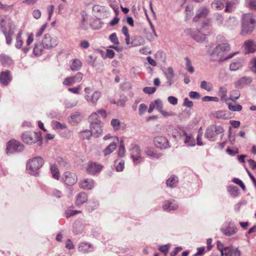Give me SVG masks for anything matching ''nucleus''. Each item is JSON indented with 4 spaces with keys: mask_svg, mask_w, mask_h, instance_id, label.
Segmentation results:
<instances>
[{
    "mask_svg": "<svg viewBox=\"0 0 256 256\" xmlns=\"http://www.w3.org/2000/svg\"><path fill=\"white\" fill-rule=\"evenodd\" d=\"M44 164V160L41 157H34L30 159L26 162V170L32 176H36L38 170Z\"/></svg>",
    "mask_w": 256,
    "mask_h": 256,
    "instance_id": "obj_1",
    "label": "nucleus"
},
{
    "mask_svg": "<svg viewBox=\"0 0 256 256\" xmlns=\"http://www.w3.org/2000/svg\"><path fill=\"white\" fill-rule=\"evenodd\" d=\"M255 22L256 21L252 18V14L248 13L243 14L241 34L244 36L250 34L254 29V24Z\"/></svg>",
    "mask_w": 256,
    "mask_h": 256,
    "instance_id": "obj_2",
    "label": "nucleus"
},
{
    "mask_svg": "<svg viewBox=\"0 0 256 256\" xmlns=\"http://www.w3.org/2000/svg\"><path fill=\"white\" fill-rule=\"evenodd\" d=\"M85 94L84 98L85 100L88 102L90 103L93 106H96L98 100L102 96L101 92L98 90H95L92 93V89L90 87H86L84 88Z\"/></svg>",
    "mask_w": 256,
    "mask_h": 256,
    "instance_id": "obj_3",
    "label": "nucleus"
},
{
    "mask_svg": "<svg viewBox=\"0 0 256 256\" xmlns=\"http://www.w3.org/2000/svg\"><path fill=\"white\" fill-rule=\"evenodd\" d=\"M22 140L24 142L31 144L36 142L38 145L42 144L41 137L40 133L34 132H26L22 134Z\"/></svg>",
    "mask_w": 256,
    "mask_h": 256,
    "instance_id": "obj_4",
    "label": "nucleus"
},
{
    "mask_svg": "<svg viewBox=\"0 0 256 256\" xmlns=\"http://www.w3.org/2000/svg\"><path fill=\"white\" fill-rule=\"evenodd\" d=\"M24 150V146L20 142L12 140H10L6 144V154H12L16 152H20Z\"/></svg>",
    "mask_w": 256,
    "mask_h": 256,
    "instance_id": "obj_5",
    "label": "nucleus"
},
{
    "mask_svg": "<svg viewBox=\"0 0 256 256\" xmlns=\"http://www.w3.org/2000/svg\"><path fill=\"white\" fill-rule=\"evenodd\" d=\"M220 230L224 236H230L237 232L238 228L234 222L231 221H227L224 223Z\"/></svg>",
    "mask_w": 256,
    "mask_h": 256,
    "instance_id": "obj_6",
    "label": "nucleus"
},
{
    "mask_svg": "<svg viewBox=\"0 0 256 256\" xmlns=\"http://www.w3.org/2000/svg\"><path fill=\"white\" fill-rule=\"evenodd\" d=\"M0 28L2 32L14 30L15 26L10 18L6 15L0 16Z\"/></svg>",
    "mask_w": 256,
    "mask_h": 256,
    "instance_id": "obj_7",
    "label": "nucleus"
},
{
    "mask_svg": "<svg viewBox=\"0 0 256 256\" xmlns=\"http://www.w3.org/2000/svg\"><path fill=\"white\" fill-rule=\"evenodd\" d=\"M130 151V158L134 164H138L144 161L139 146L136 144L132 145Z\"/></svg>",
    "mask_w": 256,
    "mask_h": 256,
    "instance_id": "obj_8",
    "label": "nucleus"
},
{
    "mask_svg": "<svg viewBox=\"0 0 256 256\" xmlns=\"http://www.w3.org/2000/svg\"><path fill=\"white\" fill-rule=\"evenodd\" d=\"M224 132V128L220 126L212 125L208 126L204 133V136L208 139L214 138L216 135Z\"/></svg>",
    "mask_w": 256,
    "mask_h": 256,
    "instance_id": "obj_9",
    "label": "nucleus"
},
{
    "mask_svg": "<svg viewBox=\"0 0 256 256\" xmlns=\"http://www.w3.org/2000/svg\"><path fill=\"white\" fill-rule=\"evenodd\" d=\"M42 42L46 49L54 48L58 44L57 38L56 37L52 38L48 34L44 35Z\"/></svg>",
    "mask_w": 256,
    "mask_h": 256,
    "instance_id": "obj_10",
    "label": "nucleus"
},
{
    "mask_svg": "<svg viewBox=\"0 0 256 256\" xmlns=\"http://www.w3.org/2000/svg\"><path fill=\"white\" fill-rule=\"evenodd\" d=\"M82 74L78 72L74 76L66 78L63 82V84L66 86H71L76 83L80 82L82 80Z\"/></svg>",
    "mask_w": 256,
    "mask_h": 256,
    "instance_id": "obj_11",
    "label": "nucleus"
},
{
    "mask_svg": "<svg viewBox=\"0 0 256 256\" xmlns=\"http://www.w3.org/2000/svg\"><path fill=\"white\" fill-rule=\"evenodd\" d=\"M62 179L68 186H72L78 181L76 175L70 172H66L62 176Z\"/></svg>",
    "mask_w": 256,
    "mask_h": 256,
    "instance_id": "obj_12",
    "label": "nucleus"
},
{
    "mask_svg": "<svg viewBox=\"0 0 256 256\" xmlns=\"http://www.w3.org/2000/svg\"><path fill=\"white\" fill-rule=\"evenodd\" d=\"M162 208L164 211L169 212L176 210L178 208V204L176 200L171 198L164 200Z\"/></svg>",
    "mask_w": 256,
    "mask_h": 256,
    "instance_id": "obj_13",
    "label": "nucleus"
},
{
    "mask_svg": "<svg viewBox=\"0 0 256 256\" xmlns=\"http://www.w3.org/2000/svg\"><path fill=\"white\" fill-rule=\"evenodd\" d=\"M154 143L156 148L161 150L166 149L170 146L168 140L162 136L155 137L154 140Z\"/></svg>",
    "mask_w": 256,
    "mask_h": 256,
    "instance_id": "obj_14",
    "label": "nucleus"
},
{
    "mask_svg": "<svg viewBox=\"0 0 256 256\" xmlns=\"http://www.w3.org/2000/svg\"><path fill=\"white\" fill-rule=\"evenodd\" d=\"M103 166L96 162H90L86 168V172L90 174L94 175L100 173Z\"/></svg>",
    "mask_w": 256,
    "mask_h": 256,
    "instance_id": "obj_15",
    "label": "nucleus"
},
{
    "mask_svg": "<svg viewBox=\"0 0 256 256\" xmlns=\"http://www.w3.org/2000/svg\"><path fill=\"white\" fill-rule=\"evenodd\" d=\"M221 52L220 50H219L218 47L216 46L210 54V60L215 62L218 60L220 62H222L224 60H228V58H232L234 56L236 53L230 54L228 56L225 58H219V56H220V53Z\"/></svg>",
    "mask_w": 256,
    "mask_h": 256,
    "instance_id": "obj_16",
    "label": "nucleus"
},
{
    "mask_svg": "<svg viewBox=\"0 0 256 256\" xmlns=\"http://www.w3.org/2000/svg\"><path fill=\"white\" fill-rule=\"evenodd\" d=\"M86 222L82 220H76L73 226L72 232L74 235L81 234L86 228Z\"/></svg>",
    "mask_w": 256,
    "mask_h": 256,
    "instance_id": "obj_17",
    "label": "nucleus"
},
{
    "mask_svg": "<svg viewBox=\"0 0 256 256\" xmlns=\"http://www.w3.org/2000/svg\"><path fill=\"white\" fill-rule=\"evenodd\" d=\"M83 118V115L80 112H74L71 114L68 120L72 126H76L80 123Z\"/></svg>",
    "mask_w": 256,
    "mask_h": 256,
    "instance_id": "obj_18",
    "label": "nucleus"
},
{
    "mask_svg": "<svg viewBox=\"0 0 256 256\" xmlns=\"http://www.w3.org/2000/svg\"><path fill=\"white\" fill-rule=\"evenodd\" d=\"M102 122H93L90 124V130L93 133V136L95 137H98L102 133Z\"/></svg>",
    "mask_w": 256,
    "mask_h": 256,
    "instance_id": "obj_19",
    "label": "nucleus"
},
{
    "mask_svg": "<svg viewBox=\"0 0 256 256\" xmlns=\"http://www.w3.org/2000/svg\"><path fill=\"white\" fill-rule=\"evenodd\" d=\"M12 80L10 71L6 70L0 74V82L4 86H8Z\"/></svg>",
    "mask_w": 256,
    "mask_h": 256,
    "instance_id": "obj_20",
    "label": "nucleus"
},
{
    "mask_svg": "<svg viewBox=\"0 0 256 256\" xmlns=\"http://www.w3.org/2000/svg\"><path fill=\"white\" fill-rule=\"evenodd\" d=\"M252 78L250 76H244L234 82V86L237 88H242L245 86L250 84L252 82Z\"/></svg>",
    "mask_w": 256,
    "mask_h": 256,
    "instance_id": "obj_21",
    "label": "nucleus"
},
{
    "mask_svg": "<svg viewBox=\"0 0 256 256\" xmlns=\"http://www.w3.org/2000/svg\"><path fill=\"white\" fill-rule=\"evenodd\" d=\"M94 180L90 178H84L79 182L80 187L86 190H92L94 188Z\"/></svg>",
    "mask_w": 256,
    "mask_h": 256,
    "instance_id": "obj_22",
    "label": "nucleus"
},
{
    "mask_svg": "<svg viewBox=\"0 0 256 256\" xmlns=\"http://www.w3.org/2000/svg\"><path fill=\"white\" fill-rule=\"evenodd\" d=\"M94 250L92 244L87 242H81L79 244L78 250L82 253H88L92 252Z\"/></svg>",
    "mask_w": 256,
    "mask_h": 256,
    "instance_id": "obj_23",
    "label": "nucleus"
},
{
    "mask_svg": "<svg viewBox=\"0 0 256 256\" xmlns=\"http://www.w3.org/2000/svg\"><path fill=\"white\" fill-rule=\"evenodd\" d=\"M209 12V10L206 7L200 8L197 12L196 15L193 18V21L198 22L200 18H205Z\"/></svg>",
    "mask_w": 256,
    "mask_h": 256,
    "instance_id": "obj_24",
    "label": "nucleus"
},
{
    "mask_svg": "<svg viewBox=\"0 0 256 256\" xmlns=\"http://www.w3.org/2000/svg\"><path fill=\"white\" fill-rule=\"evenodd\" d=\"M88 196L86 192H80L76 197V204L80 206L88 201Z\"/></svg>",
    "mask_w": 256,
    "mask_h": 256,
    "instance_id": "obj_25",
    "label": "nucleus"
},
{
    "mask_svg": "<svg viewBox=\"0 0 256 256\" xmlns=\"http://www.w3.org/2000/svg\"><path fill=\"white\" fill-rule=\"evenodd\" d=\"M100 206L98 200L92 198L90 199L86 204V209L89 212H92L96 210Z\"/></svg>",
    "mask_w": 256,
    "mask_h": 256,
    "instance_id": "obj_26",
    "label": "nucleus"
},
{
    "mask_svg": "<svg viewBox=\"0 0 256 256\" xmlns=\"http://www.w3.org/2000/svg\"><path fill=\"white\" fill-rule=\"evenodd\" d=\"M244 48L245 49V53H252L256 50V45L252 40H248L244 42Z\"/></svg>",
    "mask_w": 256,
    "mask_h": 256,
    "instance_id": "obj_27",
    "label": "nucleus"
},
{
    "mask_svg": "<svg viewBox=\"0 0 256 256\" xmlns=\"http://www.w3.org/2000/svg\"><path fill=\"white\" fill-rule=\"evenodd\" d=\"M191 34L192 38L197 42H202L206 38L205 34H202L200 31L197 30L193 31Z\"/></svg>",
    "mask_w": 256,
    "mask_h": 256,
    "instance_id": "obj_28",
    "label": "nucleus"
},
{
    "mask_svg": "<svg viewBox=\"0 0 256 256\" xmlns=\"http://www.w3.org/2000/svg\"><path fill=\"white\" fill-rule=\"evenodd\" d=\"M46 48L42 42H38L35 44L34 48L33 50V53L35 56H40L42 54L44 49Z\"/></svg>",
    "mask_w": 256,
    "mask_h": 256,
    "instance_id": "obj_29",
    "label": "nucleus"
},
{
    "mask_svg": "<svg viewBox=\"0 0 256 256\" xmlns=\"http://www.w3.org/2000/svg\"><path fill=\"white\" fill-rule=\"evenodd\" d=\"M116 146L117 144L116 142H114L110 143L104 150L102 152L104 156H106L112 153L116 150Z\"/></svg>",
    "mask_w": 256,
    "mask_h": 256,
    "instance_id": "obj_30",
    "label": "nucleus"
},
{
    "mask_svg": "<svg viewBox=\"0 0 256 256\" xmlns=\"http://www.w3.org/2000/svg\"><path fill=\"white\" fill-rule=\"evenodd\" d=\"M178 178L174 175H172L166 181V184L168 187L174 188L176 186L178 182Z\"/></svg>",
    "mask_w": 256,
    "mask_h": 256,
    "instance_id": "obj_31",
    "label": "nucleus"
},
{
    "mask_svg": "<svg viewBox=\"0 0 256 256\" xmlns=\"http://www.w3.org/2000/svg\"><path fill=\"white\" fill-rule=\"evenodd\" d=\"M217 247L218 250L220 252L221 256H224V254H226V252H228L232 248H234V246H230L224 247V244L222 242H218Z\"/></svg>",
    "mask_w": 256,
    "mask_h": 256,
    "instance_id": "obj_32",
    "label": "nucleus"
},
{
    "mask_svg": "<svg viewBox=\"0 0 256 256\" xmlns=\"http://www.w3.org/2000/svg\"><path fill=\"white\" fill-rule=\"evenodd\" d=\"M242 61L241 60H236L230 64V68L231 70L236 71L242 67Z\"/></svg>",
    "mask_w": 256,
    "mask_h": 256,
    "instance_id": "obj_33",
    "label": "nucleus"
},
{
    "mask_svg": "<svg viewBox=\"0 0 256 256\" xmlns=\"http://www.w3.org/2000/svg\"><path fill=\"white\" fill-rule=\"evenodd\" d=\"M165 74L169 85H172V80L174 76L173 68L172 67H168L167 68L166 72L165 73Z\"/></svg>",
    "mask_w": 256,
    "mask_h": 256,
    "instance_id": "obj_34",
    "label": "nucleus"
},
{
    "mask_svg": "<svg viewBox=\"0 0 256 256\" xmlns=\"http://www.w3.org/2000/svg\"><path fill=\"white\" fill-rule=\"evenodd\" d=\"M146 154L154 158H158L162 156L160 154L156 153L152 148H147L145 150Z\"/></svg>",
    "mask_w": 256,
    "mask_h": 256,
    "instance_id": "obj_35",
    "label": "nucleus"
},
{
    "mask_svg": "<svg viewBox=\"0 0 256 256\" xmlns=\"http://www.w3.org/2000/svg\"><path fill=\"white\" fill-rule=\"evenodd\" d=\"M50 170L52 177L58 180L60 178V173L58 166L56 164H52L50 166Z\"/></svg>",
    "mask_w": 256,
    "mask_h": 256,
    "instance_id": "obj_36",
    "label": "nucleus"
},
{
    "mask_svg": "<svg viewBox=\"0 0 256 256\" xmlns=\"http://www.w3.org/2000/svg\"><path fill=\"white\" fill-rule=\"evenodd\" d=\"M211 6L212 8L217 10H222L224 7V4L220 0H214Z\"/></svg>",
    "mask_w": 256,
    "mask_h": 256,
    "instance_id": "obj_37",
    "label": "nucleus"
},
{
    "mask_svg": "<svg viewBox=\"0 0 256 256\" xmlns=\"http://www.w3.org/2000/svg\"><path fill=\"white\" fill-rule=\"evenodd\" d=\"M228 190L230 194L234 198L236 197L238 194V188L235 186L230 185L228 186Z\"/></svg>",
    "mask_w": 256,
    "mask_h": 256,
    "instance_id": "obj_38",
    "label": "nucleus"
},
{
    "mask_svg": "<svg viewBox=\"0 0 256 256\" xmlns=\"http://www.w3.org/2000/svg\"><path fill=\"white\" fill-rule=\"evenodd\" d=\"M0 60L2 64L4 66H10L12 62V60L6 55H0Z\"/></svg>",
    "mask_w": 256,
    "mask_h": 256,
    "instance_id": "obj_39",
    "label": "nucleus"
},
{
    "mask_svg": "<svg viewBox=\"0 0 256 256\" xmlns=\"http://www.w3.org/2000/svg\"><path fill=\"white\" fill-rule=\"evenodd\" d=\"M82 66V62L78 59L73 60L70 64V68L72 70H78Z\"/></svg>",
    "mask_w": 256,
    "mask_h": 256,
    "instance_id": "obj_40",
    "label": "nucleus"
},
{
    "mask_svg": "<svg viewBox=\"0 0 256 256\" xmlns=\"http://www.w3.org/2000/svg\"><path fill=\"white\" fill-rule=\"evenodd\" d=\"M116 170L118 172H122L124 168V162L123 160H116L114 162Z\"/></svg>",
    "mask_w": 256,
    "mask_h": 256,
    "instance_id": "obj_41",
    "label": "nucleus"
},
{
    "mask_svg": "<svg viewBox=\"0 0 256 256\" xmlns=\"http://www.w3.org/2000/svg\"><path fill=\"white\" fill-rule=\"evenodd\" d=\"M22 30H20L16 36V42L15 44L16 48L18 49L20 48L23 44V41L22 38Z\"/></svg>",
    "mask_w": 256,
    "mask_h": 256,
    "instance_id": "obj_42",
    "label": "nucleus"
},
{
    "mask_svg": "<svg viewBox=\"0 0 256 256\" xmlns=\"http://www.w3.org/2000/svg\"><path fill=\"white\" fill-rule=\"evenodd\" d=\"M125 154V148L124 142L123 140H120V146L118 148V156L119 158H122L124 156Z\"/></svg>",
    "mask_w": 256,
    "mask_h": 256,
    "instance_id": "obj_43",
    "label": "nucleus"
},
{
    "mask_svg": "<svg viewBox=\"0 0 256 256\" xmlns=\"http://www.w3.org/2000/svg\"><path fill=\"white\" fill-rule=\"evenodd\" d=\"M240 251L238 248L234 247L228 252H226L224 256H241Z\"/></svg>",
    "mask_w": 256,
    "mask_h": 256,
    "instance_id": "obj_44",
    "label": "nucleus"
},
{
    "mask_svg": "<svg viewBox=\"0 0 256 256\" xmlns=\"http://www.w3.org/2000/svg\"><path fill=\"white\" fill-rule=\"evenodd\" d=\"M184 142L188 146H195L194 139L192 138L190 136H188L186 134H185V138Z\"/></svg>",
    "mask_w": 256,
    "mask_h": 256,
    "instance_id": "obj_45",
    "label": "nucleus"
},
{
    "mask_svg": "<svg viewBox=\"0 0 256 256\" xmlns=\"http://www.w3.org/2000/svg\"><path fill=\"white\" fill-rule=\"evenodd\" d=\"M4 34V35L6 39V43L8 44H12V35L14 33V30H8V32H2Z\"/></svg>",
    "mask_w": 256,
    "mask_h": 256,
    "instance_id": "obj_46",
    "label": "nucleus"
},
{
    "mask_svg": "<svg viewBox=\"0 0 256 256\" xmlns=\"http://www.w3.org/2000/svg\"><path fill=\"white\" fill-rule=\"evenodd\" d=\"M228 109L232 112H240L242 110V106L239 104H233L232 103H227Z\"/></svg>",
    "mask_w": 256,
    "mask_h": 256,
    "instance_id": "obj_47",
    "label": "nucleus"
},
{
    "mask_svg": "<svg viewBox=\"0 0 256 256\" xmlns=\"http://www.w3.org/2000/svg\"><path fill=\"white\" fill-rule=\"evenodd\" d=\"M93 135V133L90 130H82L80 133V136L82 139L88 140L90 136Z\"/></svg>",
    "mask_w": 256,
    "mask_h": 256,
    "instance_id": "obj_48",
    "label": "nucleus"
},
{
    "mask_svg": "<svg viewBox=\"0 0 256 256\" xmlns=\"http://www.w3.org/2000/svg\"><path fill=\"white\" fill-rule=\"evenodd\" d=\"M52 126L53 129L56 130H64L66 128V125L64 124H61L56 121H53L52 122Z\"/></svg>",
    "mask_w": 256,
    "mask_h": 256,
    "instance_id": "obj_49",
    "label": "nucleus"
},
{
    "mask_svg": "<svg viewBox=\"0 0 256 256\" xmlns=\"http://www.w3.org/2000/svg\"><path fill=\"white\" fill-rule=\"evenodd\" d=\"M89 121L90 122V124L93 123V122H101L100 120L99 119V116L98 114V112H94L91 114V115L89 117Z\"/></svg>",
    "mask_w": 256,
    "mask_h": 256,
    "instance_id": "obj_50",
    "label": "nucleus"
},
{
    "mask_svg": "<svg viewBox=\"0 0 256 256\" xmlns=\"http://www.w3.org/2000/svg\"><path fill=\"white\" fill-rule=\"evenodd\" d=\"M186 60V68L187 70L190 73H193L194 71V67L192 65V62L190 59L188 57L185 58Z\"/></svg>",
    "mask_w": 256,
    "mask_h": 256,
    "instance_id": "obj_51",
    "label": "nucleus"
},
{
    "mask_svg": "<svg viewBox=\"0 0 256 256\" xmlns=\"http://www.w3.org/2000/svg\"><path fill=\"white\" fill-rule=\"evenodd\" d=\"M80 212H81L80 210L68 209L66 210L64 214H65V216L66 218H69L71 216H74L76 214H77L79 213H80Z\"/></svg>",
    "mask_w": 256,
    "mask_h": 256,
    "instance_id": "obj_52",
    "label": "nucleus"
},
{
    "mask_svg": "<svg viewBox=\"0 0 256 256\" xmlns=\"http://www.w3.org/2000/svg\"><path fill=\"white\" fill-rule=\"evenodd\" d=\"M152 103L155 106V108L158 112H160L163 109V104L160 100L156 99L152 102Z\"/></svg>",
    "mask_w": 256,
    "mask_h": 256,
    "instance_id": "obj_53",
    "label": "nucleus"
},
{
    "mask_svg": "<svg viewBox=\"0 0 256 256\" xmlns=\"http://www.w3.org/2000/svg\"><path fill=\"white\" fill-rule=\"evenodd\" d=\"M200 88L210 92L212 90V85L210 83L203 80L200 83Z\"/></svg>",
    "mask_w": 256,
    "mask_h": 256,
    "instance_id": "obj_54",
    "label": "nucleus"
},
{
    "mask_svg": "<svg viewBox=\"0 0 256 256\" xmlns=\"http://www.w3.org/2000/svg\"><path fill=\"white\" fill-rule=\"evenodd\" d=\"M224 2L226 3V8L224 10L225 12H231L232 10V7L236 3L232 1L228 2V0Z\"/></svg>",
    "mask_w": 256,
    "mask_h": 256,
    "instance_id": "obj_55",
    "label": "nucleus"
},
{
    "mask_svg": "<svg viewBox=\"0 0 256 256\" xmlns=\"http://www.w3.org/2000/svg\"><path fill=\"white\" fill-rule=\"evenodd\" d=\"M214 116L218 119H224L226 118V112L224 110H218L214 114Z\"/></svg>",
    "mask_w": 256,
    "mask_h": 256,
    "instance_id": "obj_56",
    "label": "nucleus"
},
{
    "mask_svg": "<svg viewBox=\"0 0 256 256\" xmlns=\"http://www.w3.org/2000/svg\"><path fill=\"white\" fill-rule=\"evenodd\" d=\"M0 9L5 12H12L13 10V5L4 4L0 2Z\"/></svg>",
    "mask_w": 256,
    "mask_h": 256,
    "instance_id": "obj_57",
    "label": "nucleus"
},
{
    "mask_svg": "<svg viewBox=\"0 0 256 256\" xmlns=\"http://www.w3.org/2000/svg\"><path fill=\"white\" fill-rule=\"evenodd\" d=\"M110 124L115 130L120 129V121L118 119H112Z\"/></svg>",
    "mask_w": 256,
    "mask_h": 256,
    "instance_id": "obj_58",
    "label": "nucleus"
},
{
    "mask_svg": "<svg viewBox=\"0 0 256 256\" xmlns=\"http://www.w3.org/2000/svg\"><path fill=\"white\" fill-rule=\"evenodd\" d=\"M221 52H226L230 50L229 44L226 43H222L217 46Z\"/></svg>",
    "mask_w": 256,
    "mask_h": 256,
    "instance_id": "obj_59",
    "label": "nucleus"
},
{
    "mask_svg": "<svg viewBox=\"0 0 256 256\" xmlns=\"http://www.w3.org/2000/svg\"><path fill=\"white\" fill-rule=\"evenodd\" d=\"M110 40L115 44H119V40L117 38L116 34L115 32L109 36Z\"/></svg>",
    "mask_w": 256,
    "mask_h": 256,
    "instance_id": "obj_60",
    "label": "nucleus"
},
{
    "mask_svg": "<svg viewBox=\"0 0 256 256\" xmlns=\"http://www.w3.org/2000/svg\"><path fill=\"white\" fill-rule=\"evenodd\" d=\"M246 2L250 8L256 10V0H246Z\"/></svg>",
    "mask_w": 256,
    "mask_h": 256,
    "instance_id": "obj_61",
    "label": "nucleus"
},
{
    "mask_svg": "<svg viewBox=\"0 0 256 256\" xmlns=\"http://www.w3.org/2000/svg\"><path fill=\"white\" fill-rule=\"evenodd\" d=\"M170 244H167L165 245H162L160 246L158 249L159 250L164 254H168V250L170 248Z\"/></svg>",
    "mask_w": 256,
    "mask_h": 256,
    "instance_id": "obj_62",
    "label": "nucleus"
},
{
    "mask_svg": "<svg viewBox=\"0 0 256 256\" xmlns=\"http://www.w3.org/2000/svg\"><path fill=\"white\" fill-rule=\"evenodd\" d=\"M214 16L217 24L218 25L222 24L224 20V18L222 14H216Z\"/></svg>",
    "mask_w": 256,
    "mask_h": 256,
    "instance_id": "obj_63",
    "label": "nucleus"
},
{
    "mask_svg": "<svg viewBox=\"0 0 256 256\" xmlns=\"http://www.w3.org/2000/svg\"><path fill=\"white\" fill-rule=\"evenodd\" d=\"M156 90V88L155 87H145L143 88V92L148 94H152Z\"/></svg>",
    "mask_w": 256,
    "mask_h": 256,
    "instance_id": "obj_64",
    "label": "nucleus"
}]
</instances>
